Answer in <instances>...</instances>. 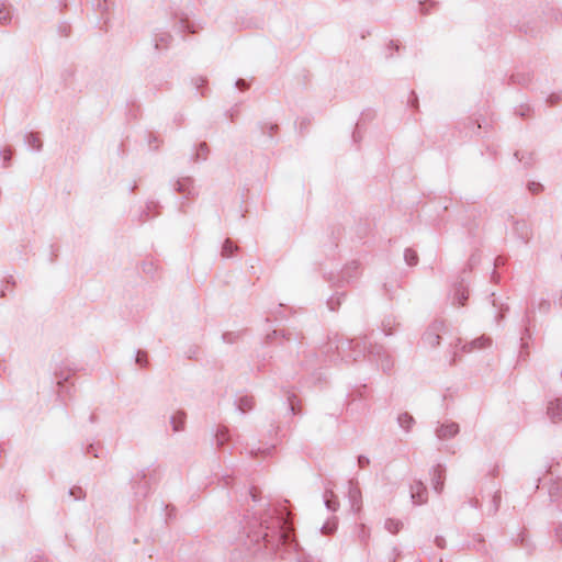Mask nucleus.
Wrapping results in <instances>:
<instances>
[{
    "label": "nucleus",
    "mask_w": 562,
    "mask_h": 562,
    "mask_svg": "<svg viewBox=\"0 0 562 562\" xmlns=\"http://www.w3.org/2000/svg\"><path fill=\"white\" fill-rule=\"evenodd\" d=\"M492 344V340L490 337L482 336L480 338L474 339L469 345L463 346V350L467 352H470L474 349H483L486 347H490Z\"/></svg>",
    "instance_id": "11"
},
{
    "label": "nucleus",
    "mask_w": 562,
    "mask_h": 562,
    "mask_svg": "<svg viewBox=\"0 0 562 562\" xmlns=\"http://www.w3.org/2000/svg\"><path fill=\"white\" fill-rule=\"evenodd\" d=\"M336 349L344 360L358 361L364 357L367 345L360 340L344 339L339 341Z\"/></svg>",
    "instance_id": "2"
},
{
    "label": "nucleus",
    "mask_w": 562,
    "mask_h": 562,
    "mask_svg": "<svg viewBox=\"0 0 562 562\" xmlns=\"http://www.w3.org/2000/svg\"><path fill=\"white\" fill-rule=\"evenodd\" d=\"M404 259H405L406 263L411 267L416 266L418 263L417 252L412 248L405 249Z\"/></svg>",
    "instance_id": "21"
},
{
    "label": "nucleus",
    "mask_w": 562,
    "mask_h": 562,
    "mask_svg": "<svg viewBox=\"0 0 562 562\" xmlns=\"http://www.w3.org/2000/svg\"><path fill=\"white\" fill-rule=\"evenodd\" d=\"M459 432V426L456 423L442 424L436 428V435L439 439H448Z\"/></svg>",
    "instance_id": "9"
},
{
    "label": "nucleus",
    "mask_w": 562,
    "mask_h": 562,
    "mask_svg": "<svg viewBox=\"0 0 562 562\" xmlns=\"http://www.w3.org/2000/svg\"><path fill=\"white\" fill-rule=\"evenodd\" d=\"M542 189V186L538 182H529L528 183V190L531 192V193H538L540 190Z\"/></svg>",
    "instance_id": "29"
},
{
    "label": "nucleus",
    "mask_w": 562,
    "mask_h": 562,
    "mask_svg": "<svg viewBox=\"0 0 562 562\" xmlns=\"http://www.w3.org/2000/svg\"><path fill=\"white\" fill-rule=\"evenodd\" d=\"M397 422H398V425L406 431H409L415 423L414 417L412 415H409L408 413L400 414L397 417Z\"/></svg>",
    "instance_id": "16"
},
{
    "label": "nucleus",
    "mask_w": 562,
    "mask_h": 562,
    "mask_svg": "<svg viewBox=\"0 0 562 562\" xmlns=\"http://www.w3.org/2000/svg\"><path fill=\"white\" fill-rule=\"evenodd\" d=\"M85 496L83 491L79 486H72V498L81 499Z\"/></svg>",
    "instance_id": "28"
},
{
    "label": "nucleus",
    "mask_w": 562,
    "mask_h": 562,
    "mask_svg": "<svg viewBox=\"0 0 562 562\" xmlns=\"http://www.w3.org/2000/svg\"><path fill=\"white\" fill-rule=\"evenodd\" d=\"M424 340L426 344H428L430 347H436L440 344V336L438 333H436V328L432 330H429L425 334Z\"/></svg>",
    "instance_id": "18"
},
{
    "label": "nucleus",
    "mask_w": 562,
    "mask_h": 562,
    "mask_svg": "<svg viewBox=\"0 0 562 562\" xmlns=\"http://www.w3.org/2000/svg\"><path fill=\"white\" fill-rule=\"evenodd\" d=\"M384 331H385L386 335H391V331L386 330L385 328H384Z\"/></svg>",
    "instance_id": "44"
},
{
    "label": "nucleus",
    "mask_w": 562,
    "mask_h": 562,
    "mask_svg": "<svg viewBox=\"0 0 562 562\" xmlns=\"http://www.w3.org/2000/svg\"><path fill=\"white\" fill-rule=\"evenodd\" d=\"M348 498L351 509L358 513L362 507V495L360 488L352 482H349Z\"/></svg>",
    "instance_id": "5"
},
{
    "label": "nucleus",
    "mask_w": 562,
    "mask_h": 562,
    "mask_svg": "<svg viewBox=\"0 0 562 562\" xmlns=\"http://www.w3.org/2000/svg\"><path fill=\"white\" fill-rule=\"evenodd\" d=\"M136 363L140 367H146L148 364L147 353L145 351H138L136 356Z\"/></svg>",
    "instance_id": "27"
},
{
    "label": "nucleus",
    "mask_w": 562,
    "mask_h": 562,
    "mask_svg": "<svg viewBox=\"0 0 562 562\" xmlns=\"http://www.w3.org/2000/svg\"><path fill=\"white\" fill-rule=\"evenodd\" d=\"M324 503H325L326 507L331 512H336L339 507V502L337 499V496L330 490L325 491Z\"/></svg>",
    "instance_id": "14"
},
{
    "label": "nucleus",
    "mask_w": 562,
    "mask_h": 562,
    "mask_svg": "<svg viewBox=\"0 0 562 562\" xmlns=\"http://www.w3.org/2000/svg\"><path fill=\"white\" fill-rule=\"evenodd\" d=\"M10 19L9 10L4 7V4H0V23H7L10 21Z\"/></svg>",
    "instance_id": "26"
},
{
    "label": "nucleus",
    "mask_w": 562,
    "mask_h": 562,
    "mask_svg": "<svg viewBox=\"0 0 562 562\" xmlns=\"http://www.w3.org/2000/svg\"><path fill=\"white\" fill-rule=\"evenodd\" d=\"M227 431L228 430L225 427H222L221 429L217 430V432H216V441H217L218 446L224 445L225 441L228 439Z\"/></svg>",
    "instance_id": "23"
},
{
    "label": "nucleus",
    "mask_w": 562,
    "mask_h": 562,
    "mask_svg": "<svg viewBox=\"0 0 562 562\" xmlns=\"http://www.w3.org/2000/svg\"><path fill=\"white\" fill-rule=\"evenodd\" d=\"M403 524L400 520H395L392 518L386 519L385 529L391 533H396L402 528Z\"/></svg>",
    "instance_id": "22"
},
{
    "label": "nucleus",
    "mask_w": 562,
    "mask_h": 562,
    "mask_svg": "<svg viewBox=\"0 0 562 562\" xmlns=\"http://www.w3.org/2000/svg\"><path fill=\"white\" fill-rule=\"evenodd\" d=\"M294 398H295V395L292 394L288 397V401H289V405H290V409L293 414H296V406H295V402H294Z\"/></svg>",
    "instance_id": "34"
},
{
    "label": "nucleus",
    "mask_w": 562,
    "mask_h": 562,
    "mask_svg": "<svg viewBox=\"0 0 562 562\" xmlns=\"http://www.w3.org/2000/svg\"><path fill=\"white\" fill-rule=\"evenodd\" d=\"M469 297V292L462 284L456 286L453 295V305L463 306Z\"/></svg>",
    "instance_id": "12"
},
{
    "label": "nucleus",
    "mask_w": 562,
    "mask_h": 562,
    "mask_svg": "<svg viewBox=\"0 0 562 562\" xmlns=\"http://www.w3.org/2000/svg\"><path fill=\"white\" fill-rule=\"evenodd\" d=\"M411 497L413 503L417 505L427 502V488L423 482L417 481L411 486Z\"/></svg>",
    "instance_id": "6"
},
{
    "label": "nucleus",
    "mask_w": 562,
    "mask_h": 562,
    "mask_svg": "<svg viewBox=\"0 0 562 562\" xmlns=\"http://www.w3.org/2000/svg\"><path fill=\"white\" fill-rule=\"evenodd\" d=\"M381 350H382V348H381V347H375V348H373L372 350H370V353H374V352H376L378 355H380V351H381Z\"/></svg>",
    "instance_id": "40"
},
{
    "label": "nucleus",
    "mask_w": 562,
    "mask_h": 562,
    "mask_svg": "<svg viewBox=\"0 0 562 562\" xmlns=\"http://www.w3.org/2000/svg\"><path fill=\"white\" fill-rule=\"evenodd\" d=\"M228 336H231V334H225L223 336V338H224L225 341L231 342V339L228 338Z\"/></svg>",
    "instance_id": "43"
},
{
    "label": "nucleus",
    "mask_w": 562,
    "mask_h": 562,
    "mask_svg": "<svg viewBox=\"0 0 562 562\" xmlns=\"http://www.w3.org/2000/svg\"><path fill=\"white\" fill-rule=\"evenodd\" d=\"M327 304L331 311H336L340 302L339 299L330 297Z\"/></svg>",
    "instance_id": "31"
},
{
    "label": "nucleus",
    "mask_w": 562,
    "mask_h": 562,
    "mask_svg": "<svg viewBox=\"0 0 562 562\" xmlns=\"http://www.w3.org/2000/svg\"><path fill=\"white\" fill-rule=\"evenodd\" d=\"M515 235L524 243L527 244L532 237V228L526 220H515L513 223Z\"/></svg>",
    "instance_id": "4"
},
{
    "label": "nucleus",
    "mask_w": 562,
    "mask_h": 562,
    "mask_svg": "<svg viewBox=\"0 0 562 562\" xmlns=\"http://www.w3.org/2000/svg\"><path fill=\"white\" fill-rule=\"evenodd\" d=\"M12 150L5 146L0 150V157L3 159L2 166L5 167L11 159Z\"/></svg>",
    "instance_id": "24"
},
{
    "label": "nucleus",
    "mask_w": 562,
    "mask_h": 562,
    "mask_svg": "<svg viewBox=\"0 0 562 562\" xmlns=\"http://www.w3.org/2000/svg\"><path fill=\"white\" fill-rule=\"evenodd\" d=\"M251 542H263L266 549L273 550L279 544L292 546V526L289 522L284 507L269 510L261 517L259 529L254 535H248Z\"/></svg>",
    "instance_id": "1"
},
{
    "label": "nucleus",
    "mask_w": 562,
    "mask_h": 562,
    "mask_svg": "<svg viewBox=\"0 0 562 562\" xmlns=\"http://www.w3.org/2000/svg\"><path fill=\"white\" fill-rule=\"evenodd\" d=\"M557 537L560 541H562V524L557 529Z\"/></svg>",
    "instance_id": "37"
},
{
    "label": "nucleus",
    "mask_w": 562,
    "mask_h": 562,
    "mask_svg": "<svg viewBox=\"0 0 562 562\" xmlns=\"http://www.w3.org/2000/svg\"><path fill=\"white\" fill-rule=\"evenodd\" d=\"M151 472L149 470H142L133 476V487L136 495L146 496L149 491V481L151 480Z\"/></svg>",
    "instance_id": "3"
},
{
    "label": "nucleus",
    "mask_w": 562,
    "mask_h": 562,
    "mask_svg": "<svg viewBox=\"0 0 562 562\" xmlns=\"http://www.w3.org/2000/svg\"><path fill=\"white\" fill-rule=\"evenodd\" d=\"M358 537H359V540L362 542V543H367L369 537H370V533L369 531L367 530L366 526L364 525H361L359 526V532H358Z\"/></svg>",
    "instance_id": "25"
},
{
    "label": "nucleus",
    "mask_w": 562,
    "mask_h": 562,
    "mask_svg": "<svg viewBox=\"0 0 562 562\" xmlns=\"http://www.w3.org/2000/svg\"><path fill=\"white\" fill-rule=\"evenodd\" d=\"M547 414L553 423L562 420V398H555L548 404Z\"/></svg>",
    "instance_id": "8"
},
{
    "label": "nucleus",
    "mask_w": 562,
    "mask_h": 562,
    "mask_svg": "<svg viewBox=\"0 0 562 562\" xmlns=\"http://www.w3.org/2000/svg\"><path fill=\"white\" fill-rule=\"evenodd\" d=\"M279 336H282L283 338H285V335L282 331L274 330L273 331V337H279ZM286 339L289 340L290 338L286 337Z\"/></svg>",
    "instance_id": "39"
},
{
    "label": "nucleus",
    "mask_w": 562,
    "mask_h": 562,
    "mask_svg": "<svg viewBox=\"0 0 562 562\" xmlns=\"http://www.w3.org/2000/svg\"><path fill=\"white\" fill-rule=\"evenodd\" d=\"M515 157H516L519 161H524V162H525V165H527V166H528V165H530V164H531V161H532L531 156H529L528 158H525V156H524V155H521V156H520V150H516V151H515Z\"/></svg>",
    "instance_id": "30"
},
{
    "label": "nucleus",
    "mask_w": 562,
    "mask_h": 562,
    "mask_svg": "<svg viewBox=\"0 0 562 562\" xmlns=\"http://www.w3.org/2000/svg\"><path fill=\"white\" fill-rule=\"evenodd\" d=\"M186 414L183 412H177L170 417V424L175 432L184 429Z\"/></svg>",
    "instance_id": "13"
},
{
    "label": "nucleus",
    "mask_w": 562,
    "mask_h": 562,
    "mask_svg": "<svg viewBox=\"0 0 562 562\" xmlns=\"http://www.w3.org/2000/svg\"><path fill=\"white\" fill-rule=\"evenodd\" d=\"M336 529V525L330 526L329 524H326L322 528V532L324 535H330Z\"/></svg>",
    "instance_id": "33"
},
{
    "label": "nucleus",
    "mask_w": 562,
    "mask_h": 562,
    "mask_svg": "<svg viewBox=\"0 0 562 562\" xmlns=\"http://www.w3.org/2000/svg\"><path fill=\"white\" fill-rule=\"evenodd\" d=\"M370 463L369 459L364 456H359L358 457V464H359V468L361 469H364L366 467H368Z\"/></svg>",
    "instance_id": "32"
},
{
    "label": "nucleus",
    "mask_w": 562,
    "mask_h": 562,
    "mask_svg": "<svg viewBox=\"0 0 562 562\" xmlns=\"http://www.w3.org/2000/svg\"><path fill=\"white\" fill-rule=\"evenodd\" d=\"M236 250H238V247L227 238L222 246L221 256L224 258H231Z\"/></svg>",
    "instance_id": "17"
},
{
    "label": "nucleus",
    "mask_w": 562,
    "mask_h": 562,
    "mask_svg": "<svg viewBox=\"0 0 562 562\" xmlns=\"http://www.w3.org/2000/svg\"><path fill=\"white\" fill-rule=\"evenodd\" d=\"M255 406L254 398L251 396H243L237 402V408L241 413H247L251 411Z\"/></svg>",
    "instance_id": "15"
},
{
    "label": "nucleus",
    "mask_w": 562,
    "mask_h": 562,
    "mask_svg": "<svg viewBox=\"0 0 562 562\" xmlns=\"http://www.w3.org/2000/svg\"><path fill=\"white\" fill-rule=\"evenodd\" d=\"M236 86H238V87H245V81H244V80H238V81L236 82Z\"/></svg>",
    "instance_id": "42"
},
{
    "label": "nucleus",
    "mask_w": 562,
    "mask_h": 562,
    "mask_svg": "<svg viewBox=\"0 0 562 562\" xmlns=\"http://www.w3.org/2000/svg\"><path fill=\"white\" fill-rule=\"evenodd\" d=\"M195 157L194 160L205 159L209 155L207 143H198L194 146Z\"/></svg>",
    "instance_id": "19"
},
{
    "label": "nucleus",
    "mask_w": 562,
    "mask_h": 562,
    "mask_svg": "<svg viewBox=\"0 0 562 562\" xmlns=\"http://www.w3.org/2000/svg\"><path fill=\"white\" fill-rule=\"evenodd\" d=\"M381 366H382V369H383L384 371H386V370H390V369H391V363H390V361H389V360H385V362L383 361Z\"/></svg>",
    "instance_id": "36"
},
{
    "label": "nucleus",
    "mask_w": 562,
    "mask_h": 562,
    "mask_svg": "<svg viewBox=\"0 0 562 562\" xmlns=\"http://www.w3.org/2000/svg\"><path fill=\"white\" fill-rule=\"evenodd\" d=\"M176 190L187 198L194 196L196 193L193 180L189 177L179 179L176 184Z\"/></svg>",
    "instance_id": "7"
},
{
    "label": "nucleus",
    "mask_w": 562,
    "mask_h": 562,
    "mask_svg": "<svg viewBox=\"0 0 562 562\" xmlns=\"http://www.w3.org/2000/svg\"><path fill=\"white\" fill-rule=\"evenodd\" d=\"M435 542L439 548H445L446 546V540L442 537H436Z\"/></svg>",
    "instance_id": "35"
},
{
    "label": "nucleus",
    "mask_w": 562,
    "mask_h": 562,
    "mask_svg": "<svg viewBox=\"0 0 562 562\" xmlns=\"http://www.w3.org/2000/svg\"><path fill=\"white\" fill-rule=\"evenodd\" d=\"M549 495L551 499L555 501L562 495V481H554L549 487Z\"/></svg>",
    "instance_id": "20"
},
{
    "label": "nucleus",
    "mask_w": 562,
    "mask_h": 562,
    "mask_svg": "<svg viewBox=\"0 0 562 562\" xmlns=\"http://www.w3.org/2000/svg\"><path fill=\"white\" fill-rule=\"evenodd\" d=\"M250 494H251L252 499H254V501H257V493H256V490H255V488H254V490H251Z\"/></svg>",
    "instance_id": "41"
},
{
    "label": "nucleus",
    "mask_w": 562,
    "mask_h": 562,
    "mask_svg": "<svg viewBox=\"0 0 562 562\" xmlns=\"http://www.w3.org/2000/svg\"><path fill=\"white\" fill-rule=\"evenodd\" d=\"M31 144H32V149L33 150L38 151L41 149V144L42 143H31Z\"/></svg>",
    "instance_id": "38"
},
{
    "label": "nucleus",
    "mask_w": 562,
    "mask_h": 562,
    "mask_svg": "<svg viewBox=\"0 0 562 562\" xmlns=\"http://www.w3.org/2000/svg\"><path fill=\"white\" fill-rule=\"evenodd\" d=\"M445 473L446 469L441 464H438L437 467L434 468L431 484L432 488L438 494H440L443 490Z\"/></svg>",
    "instance_id": "10"
}]
</instances>
